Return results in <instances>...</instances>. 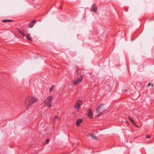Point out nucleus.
Wrapping results in <instances>:
<instances>
[{"instance_id":"obj_1","label":"nucleus","mask_w":154,"mask_h":154,"mask_svg":"<svg viewBox=\"0 0 154 154\" xmlns=\"http://www.w3.org/2000/svg\"><path fill=\"white\" fill-rule=\"evenodd\" d=\"M37 101V99L36 98L28 96L26 99L25 105L27 107H28L36 103Z\"/></svg>"},{"instance_id":"obj_2","label":"nucleus","mask_w":154,"mask_h":154,"mask_svg":"<svg viewBox=\"0 0 154 154\" xmlns=\"http://www.w3.org/2000/svg\"><path fill=\"white\" fill-rule=\"evenodd\" d=\"M53 99V97L51 96H49L45 101L44 104L45 106L48 107L51 106V103Z\"/></svg>"},{"instance_id":"obj_3","label":"nucleus","mask_w":154,"mask_h":154,"mask_svg":"<svg viewBox=\"0 0 154 154\" xmlns=\"http://www.w3.org/2000/svg\"><path fill=\"white\" fill-rule=\"evenodd\" d=\"M104 111V108L103 105H101L99 106L97 109V113L100 114L98 115V116H100V114Z\"/></svg>"},{"instance_id":"obj_4","label":"nucleus","mask_w":154,"mask_h":154,"mask_svg":"<svg viewBox=\"0 0 154 154\" xmlns=\"http://www.w3.org/2000/svg\"><path fill=\"white\" fill-rule=\"evenodd\" d=\"M83 76L82 75H80V76L76 79L73 81V83L74 85H76L79 84L81 82L82 80Z\"/></svg>"},{"instance_id":"obj_5","label":"nucleus","mask_w":154,"mask_h":154,"mask_svg":"<svg viewBox=\"0 0 154 154\" xmlns=\"http://www.w3.org/2000/svg\"><path fill=\"white\" fill-rule=\"evenodd\" d=\"M81 103H82L81 101L80 100H79L76 103L75 105V106H74V108L75 109H77V110H78L79 109V106Z\"/></svg>"},{"instance_id":"obj_6","label":"nucleus","mask_w":154,"mask_h":154,"mask_svg":"<svg viewBox=\"0 0 154 154\" xmlns=\"http://www.w3.org/2000/svg\"><path fill=\"white\" fill-rule=\"evenodd\" d=\"M91 11L94 13H96L97 11V8L95 4H93L91 7Z\"/></svg>"},{"instance_id":"obj_7","label":"nucleus","mask_w":154,"mask_h":154,"mask_svg":"<svg viewBox=\"0 0 154 154\" xmlns=\"http://www.w3.org/2000/svg\"><path fill=\"white\" fill-rule=\"evenodd\" d=\"M36 22V21L35 20H34L32 22H31V23H30L29 25V27L30 28H32L34 26V24Z\"/></svg>"},{"instance_id":"obj_8","label":"nucleus","mask_w":154,"mask_h":154,"mask_svg":"<svg viewBox=\"0 0 154 154\" xmlns=\"http://www.w3.org/2000/svg\"><path fill=\"white\" fill-rule=\"evenodd\" d=\"M93 116V112L91 109L89 110V112L88 114V117L90 119H91Z\"/></svg>"},{"instance_id":"obj_9","label":"nucleus","mask_w":154,"mask_h":154,"mask_svg":"<svg viewBox=\"0 0 154 154\" xmlns=\"http://www.w3.org/2000/svg\"><path fill=\"white\" fill-rule=\"evenodd\" d=\"M82 122V119H78L76 121V124L77 126H79L80 124Z\"/></svg>"},{"instance_id":"obj_10","label":"nucleus","mask_w":154,"mask_h":154,"mask_svg":"<svg viewBox=\"0 0 154 154\" xmlns=\"http://www.w3.org/2000/svg\"><path fill=\"white\" fill-rule=\"evenodd\" d=\"M129 119L130 120V121L132 123H133L134 125H135L136 127H138V126L136 125V124L134 122V120L133 119L131 118L130 117H129Z\"/></svg>"},{"instance_id":"obj_11","label":"nucleus","mask_w":154,"mask_h":154,"mask_svg":"<svg viewBox=\"0 0 154 154\" xmlns=\"http://www.w3.org/2000/svg\"><path fill=\"white\" fill-rule=\"evenodd\" d=\"M26 38L29 40L30 41H32V38L28 34L26 35Z\"/></svg>"},{"instance_id":"obj_12","label":"nucleus","mask_w":154,"mask_h":154,"mask_svg":"<svg viewBox=\"0 0 154 154\" xmlns=\"http://www.w3.org/2000/svg\"><path fill=\"white\" fill-rule=\"evenodd\" d=\"M59 120V118L57 116H55L53 119V120L54 122H56Z\"/></svg>"},{"instance_id":"obj_13","label":"nucleus","mask_w":154,"mask_h":154,"mask_svg":"<svg viewBox=\"0 0 154 154\" xmlns=\"http://www.w3.org/2000/svg\"><path fill=\"white\" fill-rule=\"evenodd\" d=\"M13 21L12 20H2V21L4 23H6L8 22H11Z\"/></svg>"},{"instance_id":"obj_14","label":"nucleus","mask_w":154,"mask_h":154,"mask_svg":"<svg viewBox=\"0 0 154 154\" xmlns=\"http://www.w3.org/2000/svg\"><path fill=\"white\" fill-rule=\"evenodd\" d=\"M54 85H52L51 87L49 89V91L51 92L53 89L54 88Z\"/></svg>"},{"instance_id":"obj_15","label":"nucleus","mask_w":154,"mask_h":154,"mask_svg":"<svg viewBox=\"0 0 154 154\" xmlns=\"http://www.w3.org/2000/svg\"><path fill=\"white\" fill-rule=\"evenodd\" d=\"M90 136L92 137L93 139H97V138L95 136L92 135H90Z\"/></svg>"},{"instance_id":"obj_16","label":"nucleus","mask_w":154,"mask_h":154,"mask_svg":"<svg viewBox=\"0 0 154 154\" xmlns=\"http://www.w3.org/2000/svg\"><path fill=\"white\" fill-rule=\"evenodd\" d=\"M49 139H47L45 143L47 144L49 142Z\"/></svg>"},{"instance_id":"obj_17","label":"nucleus","mask_w":154,"mask_h":154,"mask_svg":"<svg viewBox=\"0 0 154 154\" xmlns=\"http://www.w3.org/2000/svg\"><path fill=\"white\" fill-rule=\"evenodd\" d=\"M151 136L149 135H147L146 136V138H150Z\"/></svg>"},{"instance_id":"obj_18","label":"nucleus","mask_w":154,"mask_h":154,"mask_svg":"<svg viewBox=\"0 0 154 154\" xmlns=\"http://www.w3.org/2000/svg\"><path fill=\"white\" fill-rule=\"evenodd\" d=\"M19 32L21 34H22L23 33V32L22 31H19Z\"/></svg>"},{"instance_id":"obj_19","label":"nucleus","mask_w":154,"mask_h":154,"mask_svg":"<svg viewBox=\"0 0 154 154\" xmlns=\"http://www.w3.org/2000/svg\"><path fill=\"white\" fill-rule=\"evenodd\" d=\"M23 37H25L26 35L23 32V33L22 34Z\"/></svg>"},{"instance_id":"obj_20","label":"nucleus","mask_w":154,"mask_h":154,"mask_svg":"<svg viewBox=\"0 0 154 154\" xmlns=\"http://www.w3.org/2000/svg\"><path fill=\"white\" fill-rule=\"evenodd\" d=\"M150 85V83H149L148 85V86L149 87Z\"/></svg>"},{"instance_id":"obj_21","label":"nucleus","mask_w":154,"mask_h":154,"mask_svg":"<svg viewBox=\"0 0 154 154\" xmlns=\"http://www.w3.org/2000/svg\"><path fill=\"white\" fill-rule=\"evenodd\" d=\"M152 86H153V84H152Z\"/></svg>"}]
</instances>
